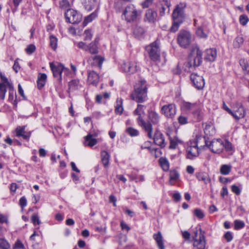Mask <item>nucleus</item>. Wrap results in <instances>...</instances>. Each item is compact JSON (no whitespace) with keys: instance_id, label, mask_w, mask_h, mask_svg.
Here are the masks:
<instances>
[{"instance_id":"1","label":"nucleus","mask_w":249,"mask_h":249,"mask_svg":"<svg viewBox=\"0 0 249 249\" xmlns=\"http://www.w3.org/2000/svg\"><path fill=\"white\" fill-rule=\"evenodd\" d=\"M186 7V3L184 2H180L176 6L172 15L173 23L170 29L171 32L175 33L177 31L180 25L184 21L185 18L184 10Z\"/></svg>"},{"instance_id":"2","label":"nucleus","mask_w":249,"mask_h":249,"mask_svg":"<svg viewBox=\"0 0 249 249\" xmlns=\"http://www.w3.org/2000/svg\"><path fill=\"white\" fill-rule=\"evenodd\" d=\"M147 92L146 81L142 80L135 86L134 91L131 94V97L138 103H142L147 99Z\"/></svg>"},{"instance_id":"3","label":"nucleus","mask_w":249,"mask_h":249,"mask_svg":"<svg viewBox=\"0 0 249 249\" xmlns=\"http://www.w3.org/2000/svg\"><path fill=\"white\" fill-rule=\"evenodd\" d=\"M202 52L197 45L193 46L188 57V65L190 68L199 66L202 62Z\"/></svg>"},{"instance_id":"4","label":"nucleus","mask_w":249,"mask_h":249,"mask_svg":"<svg viewBox=\"0 0 249 249\" xmlns=\"http://www.w3.org/2000/svg\"><path fill=\"white\" fill-rule=\"evenodd\" d=\"M199 233L197 231H196L193 236V247L196 249H205L206 244L204 235L205 231H202L200 228L199 229Z\"/></svg>"},{"instance_id":"5","label":"nucleus","mask_w":249,"mask_h":249,"mask_svg":"<svg viewBox=\"0 0 249 249\" xmlns=\"http://www.w3.org/2000/svg\"><path fill=\"white\" fill-rule=\"evenodd\" d=\"M150 59L154 62L159 61L160 58V49L157 40L145 47Z\"/></svg>"},{"instance_id":"6","label":"nucleus","mask_w":249,"mask_h":249,"mask_svg":"<svg viewBox=\"0 0 249 249\" xmlns=\"http://www.w3.org/2000/svg\"><path fill=\"white\" fill-rule=\"evenodd\" d=\"M139 16L138 10L133 4L127 5L124 10L122 17H124L127 22H132L136 21Z\"/></svg>"},{"instance_id":"7","label":"nucleus","mask_w":249,"mask_h":249,"mask_svg":"<svg viewBox=\"0 0 249 249\" xmlns=\"http://www.w3.org/2000/svg\"><path fill=\"white\" fill-rule=\"evenodd\" d=\"M191 40L192 35L188 31L181 30L178 33L177 41L181 47L187 48L190 44Z\"/></svg>"},{"instance_id":"8","label":"nucleus","mask_w":249,"mask_h":249,"mask_svg":"<svg viewBox=\"0 0 249 249\" xmlns=\"http://www.w3.org/2000/svg\"><path fill=\"white\" fill-rule=\"evenodd\" d=\"M66 20L71 24L79 23L82 18V15L72 9H68L65 13Z\"/></svg>"},{"instance_id":"9","label":"nucleus","mask_w":249,"mask_h":249,"mask_svg":"<svg viewBox=\"0 0 249 249\" xmlns=\"http://www.w3.org/2000/svg\"><path fill=\"white\" fill-rule=\"evenodd\" d=\"M197 145V139L190 141V144L186 148L187 159L193 160L198 156L199 152Z\"/></svg>"},{"instance_id":"10","label":"nucleus","mask_w":249,"mask_h":249,"mask_svg":"<svg viewBox=\"0 0 249 249\" xmlns=\"http://www.w3.org/2000/svg\"><path fill=\"white\" fill-rule=\"evenodd\" d=\"M190 80L193 86L196 89H202L205 85L204 79L202 76L193 73L190 75Z\"/></svg>"},{"instance_id":"11","label":"nucleus","mask_w":249,"mask_h":249,"mask_svg":"<svg viewBox=\"0 0 249 249\" xmlns=\"http://www.w3.org/2000/svg\"><path fill=\"white\" fill-rule=\"evenodd\" d=\"M182 107L184 110L189 111L194 115H197L199 112V107L197 103L184 102Z\"/></svg>"},{"instance_id":"12","label":"nucleus","mask_w":249,"mask_h":249,"mask_svg":"<svg viewBox=\"0 0 249 249\" xmlns=\"http://www.w3.org/2000/svg\"><path fill=\"white\" fill-rule=\"evenodd\" d=\"M121 70L123 72L131 74L137 71V65L132 62H124L121 65Z\"/></svg>"},{"instance_id":"13","label":"nucleus","mask_w":249,"mask_h":249,"mask_svg":"<svg viewBox=\"0 0 249 249\" xmlns=\"http://www.w3.org/2000/svg\"><path fill=\"white\" fill-rule=\"evenodd\" d=\"M161 111L167 118H172L176 114V106L173 104L164 105L162 107Z\"/></svg>"},{"instance_id":"14","label":"nucleus","mask_w":249,"mask_h":249,"mask_svg":"<svg viewBox=\"0 0 249 249\" xmlns=\"http://www.w3.org/2000/svg\"><path fill=\"white\" fill-rule=\"evenodd\" d=\"M139 116L137 121L139 125L142 127L144 130L147 132V136L149 139L152 138V125L150 122H146L142 120V115H138Z\"/></svg>"},{"instance_id":"15","label":"nucleus","mask_w":249,"mask_h":249,"mask_svg":"<svg viewBox=\"0 0 249 249\" xmlns=\"http://www.w3.org/2000/svg\"><path fill=\"white\" fill-rule=\"evenodd\" d=\"M50 66L53 73L54 77L57 78L58 81H61L62 79L61 74L62 71L65 69L64 66L61 64L55 65L53 63H50Z\"/></svg>"},{"instance_id":"16","label":"nucleus","mask_w":249,"mask_h":249,"mask_svg":"<svg viewBox=\"0 0 249 249\" xmlns=\"http://www.w3.org/2000/svg\"><path fill=\"white\" fill-rule=\"evenodd\" d=\"M212 152L214 153H220L224 148L223 142L220 139L213 141L209 145Z\"/></svg>"},{"instance_id":"17","label":"nucleus","mask_w":249,"mask_h":249,"mask_svg":"<svg viewBox=\"0 0 249 249\" xmlns=\"http://www.w3.org/2000/svg\"><path fill=\"white\" fill-rule=\"evenodd\" d=\"M231 115L236 120H239L244 118L245 115V111L243 106L239 104H237L235 109L233 111H232Z\"/></svg>"},{"instance_id":"18","label":"nucleus","mask_w":249,"mask_h":249,"mask_svg":"<svg viewBox=\"0 0 249 249\" xmlns=\"http://www.w3.org/2000/svg\"><path fill=\"white\" fill-rule=\"evenodd\" d=\"M104 58L101 55H95L89 57L88 62L91 66H97L99 69H101Z\"/></svg>"},{"instance_id":"19","label":"nucleus","mask_w":249,"mask_h":249,"mask_svg":"<svg viewBox=\"0 0 249 249\" xmlns=\"http://www.w3.org/2000/svg\"><path fill=\"white\" fill-rule=\"evenodd\" d=\"M25 127L26 125L17 127L16 129V136L21 137L24 140H29L31 137V132H26L25 130Z\"/></svg>"},{"instance_id":"20","label":"nucleus","mask_w":249,"mask_h":249,"mask_svg":"<svg viewBox=\"0 0 249 249\" xmlns=\"http://www.w3.org/2000/svg\"><path fill=\"white\" fill-rule=\"evenodd\" d=\"M151 139L154 140V142L156 144L160 146L161 147H165V144L163 135L160 132L157 130L155 133L154 137H152Z\"/></svg>"},{"instance_id":"21","label":"nucleus","mask_w":249,"mask_h":249,"mask_svg":"<svg viewBox=\"0 0 249 249\" xmlns=\"http://www.w3.org/2000/svg\"><path fill=\"white\" fill-rule=\"evenodd\" d=\"M157 17V14L154 10L149 9L147 10L145 14L144 20L149 23H154Z\"/></svg>"},{"instance_id":"22","label":"nucleus","mask_w":249,"mask_h":249,"mask_svg":"<svg viewBox=\"0 0 249 249\" xmlns=\"http://www.w3.org/2000/svg\"><path fill=\"white\" fill-rule=\"evenodd\" d=\"M217 56V52L215 49H207L205 52V59L210 62H213Z\"/></svg>"},{"instance_id":"23","label":"nucleus","mask_w":249,"mask_h":249,"mask_svg":"<svg viewBox=\"0 0 249 249\" xmlns=\"http://www.w3.org/2000/svg\"><path fill=\"white\" fill-rule=\"evenodd\" d=\"M99 80V76L95 71H89L88 74V81L89 84L96 85Z\"/></svg>"},{"instance_id":"24","label":"nucleus","mask_w":249,"mask_h":249,"mask_svg":"<svg viewBox=\"0 0 249 249\" xmlns=\"http://www.w3.org/2000/svg\"><path fill=\"white\" fill-rule=\"evenodd\" d=\"M69 92H73L76 90H78L82 87L78 79H73L70 81L68 84Z\"/></svg>"},{"instance_id":"25","label":"nucleus","mask_w":249,"mask_h":249,"mask_svg":"<svg viewBox=\"0 0 249 249\" xmlns=\"http://www.w3.org/2000/svg\"><path fill=\"white\" fill-rule=\"evenodd\" d=\"M153 238L156 241L159 249H165L163 237L160 232L159 231L157 233L154 234Z\"/></svg>"},{"instance_id":"26","label":"nucleus","mask_w":249,"mask_h":249,"mask_svg":"<svg viewBox=\"0 0 249 249\" xmlns=\"http://www.w3.org/2000/svg\"><path fill=\"white\" fill-rule=\"evenodd\" d=\"M97 4V0H83V4L87 11L92 10Z\"/></svg>"},{"instance_id":"27","label":"nucleus","mask_w":249,"mask_h":249,"mask_svg":"<svg viewBox=\"0 0 249 249\" xmlns=\"http://www.w3.org/2000/svg\"><path fill=\"white\" fill-rule=\"evenodd\" d=\"M171 4L170 1L169 0H163L162 3V8L160 11V15L161 16H163L166 11L169 13L170 12V7Z\"/></svg>"},{"instance_id":"28","label":"nucleus","mask_w":249,"mask_h":249,"mask_svg":"<svg viewBox=\"0 0 249 249\" xmlns=\"http://www.w3.org/2000/svg\"><path fill=\"white\" fill-rule=\"evenodd\" d=\"M85 144L89 147H92L97 143V140L93 138L92 135L90 134L85 137Z\"/></svg>"},{"instance_id":"29","label":"nucleus","mask_w":249,"mask_h":249,"mask_svg":"<svg viewBox=\"0 0 249 249\" xmlns=\"http://www.w3.org/2000/svg\"><path fill=\"white\" fill-rule=\"evenodd\" d=\"M148 119L153 124H157L159 122L160 116L156 112L151 111L149 112Z\"/></svg>"},{"instance_id":"30","label":"nucleus","mask_w":249,"mask_h":249,"mask_svg":"<svg viewBox=\"0 0 249 249\" xmlns=\"http://www.w3.org/2000/svg\"><path fill=\"white\" fill-rule=\"evenodd\" d=\"M196 177L198 180L202 181L205 184H207L208 182L210 181L208 174L205 172L196 173Z\"/></svg>"},{"instance_id":"31","label":"nucleus","mask_w":249,"mask_h":249,"mask_svg":"<svg viewBox=\"0 0 249 249\" xmlns=\"http://www.w3.org/2000/svg\"><path fill=\"white\" fill-rule=\"evenodd\" d=\"M179 177V174L178 172L175 170H171L170 172V185H173L176 182Z\"/></svg>"},{"instance_id":"32","label":"nucleus","mask_w":249,"mask_h":249,"mask_svg":"<svg viewBox=\"0 0 249 249\" xmlns=\"http://www.w3.org/2000/svg\"><path fill=\"white\" fill-rule=\"evenodd\" d=\"M46 79L47 75L45 73H41L38 77L37 85L39 89H42L45 86Z\"/></svg>"},{"instance_id":"33","label":"nucleus","mask_w":249,"mask_h":249,"mask_svg":"<svg viewBox=\"0 0 249 249\" xmlns=\"http://www.w3.org/2000/svg\"><path fill=\"white\" fill-rule=\"evenodd\" d=\"M101 160L104 166L106 167L109 164L110 155L106 151H103L101 153Z\"/></svg>"},{"instance_id":"34","label":"nucleus","mask_w":249,"mask_h":249,"mask_svg":"<svg viewBox=\"0 0 249 249\" xmlns=\"http://www.w3.org/2000/svg\"><path fill=\"white\" fill-rule=\"evenodd\" d=\"M124 109L123 107V99L118 98L116 100L115 112L116 114L121 115L123 113Z\"/></svg>"},{"instance_id":"35","label":"nucleus","mask_w":249,"mask_h":249,"mask_svg":"<svg viewBox=\"0 0 249 249\" xmlns=\"http://www.w3.org/2000/svg\"><path fill=\"white\" fill-rule=\"evenodd\" d=\"M88 50L91 54H97L99 52L98 45L95 42H91L88 45Z\"/></svg>"},{"instance_id":"36","label":"nucleus","mask_w":249,"mask_h":249,"mask_svg":"<svg viewBox=\"0 0 249 249\" xmlns=\"http://www.w3.org/2000/svg\"><path fill=\"white\" fill-rule=\"evenodd\" d=\"M159 163L164 171H167L169 168V164L168 160L164 158L161 157L159 160Z\"/></svg>"},{"instance_id":"37","label":"nucleus","mask_w":249,"mask_h":249,"mask_svg":"<svg viewBox=\"0 0 249 249\" xmlns=\"http://www.w3.org/2000/svg\"><path fill=\"white\" fill-rule=\"evenodd\" d=\"M231 168H232V167L231 165H228V164L222 165L220 167V173L223 175H228L230 173V172L231 170Z\"/></svg>"},{"instance_id":"38","label":"nucleus","mask_w":249,"mask_h":249,"mask_svg":"<svg viewBox=\"0 0 249 249\" xmlns=\"http://www.w3.org/2000/svg\"><path fill=\"white\" fill-rule=\"evenodd\" d=\"M97 13L94 12L91 13L89 16L86 17L85 18L83 22V25L86 26L88 23L91 22L94 19H95L97 17Z\"/></svg>"},{"instance_id":"39","label":"nucleus","mask_w":249,"mask_h":249,"mask_svg":"<svg viewBox=\"0 0 249 249\" xmlns=\"http://www.w3.org/2000/svg\"><path fill=\"white\" fill-rule=\"evenodd\" d=\"M239 64L243 71L249 73V64L247 60L243 58L240 59L239 60Z\"/></svg>"},{"instance_id":"40","label":"nucleus","mask_w":249,"mask_h":249,"mask_svg":"<svg viewBox=\"0 0 249 249\" xmlns=\"http://www.w3.org/2000/svg\"><path fill=\"white\" fill-rule=\"evenodd\" d=\"M145 108L146 107L144 105L139 104L137 108L134 111L133 114L134 115L144 114Z\"/></svg>"},{"instance_id":"41","label":"nucleus","mask_w":249,"mask_h":249,"mask_svg":"<svg viewBox=\"0 0 249 249\" xmlns=\"http://www.w3.org/2000/svg\"><path fill=\"white\" fill-rule=\"evenodd\" d=\"M50 45L51 47L53 50H55L57 47V38L53 35L50 36Z\"/></svg>"},{"instance_id":"42","label":"nucleus","mask_w":249,"mask_h":249,"mask_svg":"<svg viewBox=\"0 0 249 249\" xmlns=\"http://www.w3.org/2000/svg\"><path fill=\"white\" fill-rule=\"evenodd\" d=\"M244 42L243 37L242 36H237L233 41V45L235 48H239Z\"/></svg>"},{"instance_id":"43","label":"nucleus","mask_w":249,"mask_h":249,"mask_svg":"<svg viewBox=\"0 0 249 249\" xmlns=\"http://www.w3.org/2000/svg\"><path fill=\"white\" fill-rule=\"evenodd\" d=\"M7 89L9 91L8 100L9 101H13L14 100V96H15L16 97V93L14 90L13 85L7 87Z\"/></svg>"},{"instance_id":"44","label":"nucleus","mask_w":249,"mask_h":249,"mask_svg":"<svg viewBox=\"0 0 249 249\" xmlns=\"http://www.w3.org/2000/svg\"><path fill=\"white\" fill-rule=\"evenodd\" d=\"M126 132L131 137L137 136L139 134L138 130L131 127L127 128L126 129Z\"/></svg>"},{"instance_id":"45","label":"nucleus","mask_w":249,"mask_h":249,"mask_svg":"<svg viewBox=\"0 0 249 249\" xmlns=\"http://www.w3.org/2000/svg\"><path fill=\"white\" fill-rule=\"evenodd\" d=\"M7 89V86H4L3 84H0V99L2 100L5 99Z\"/></svg>"},{"instance_id":"46","label":"nucleus","mask_w":249,"mask_h":249,"mask_svg":"<svg viewBox=\"0 0 249 249\" xmlns=\"http://www.w3.org/2000/svg\"><path fill=\"white\" fill-rule=\"evenodd\" d=\"M234 229L236 230H239L240 229H241L243 228L245 226L244 222L239 220H235L234 221Z\"/></svg>"},{"instance_id":"47","label":"nucleus","mask_w":249,"mask_h":249,"mask_svg":"<svg viewBox=\"0 0 249 249\" xmlns=\"http://www.w3.org/2000/svg\"><path fill=\"white\" fill-rule=\"evenodd\" d=\"M10 245L8 242L3 238H0V249H9Z\"/></svg>"},{"instance_id":"48","label":"nucleus","mask_w":249,"mask_h":249,"mask_svg":"<svg viewBox=\"0 0 249 249\" xmlns=\"http://www.w3.org/2000/svg\"><path fill=\"white\" fill-rule=\"evenodd\" d=\"M70 6L68 0H62L59 2V8L65 10Z\"/></svg>"},{"instance_id":"49","label":"nucleus","mask_w":249,"mask_h":249,"mask_svg":"<svg viewBox=\"0 0 249 249\" xmlns=\"http://www.w3.org/2000/svg\"><path fill=\"white\" fill-rule=\"evenodd\" d=\"M0 80L1 82H0V84H3L4 86H6L7 87H10V86H12V84H11L8 80V79L4 75H0Z\"/></svg>"},{"instance_id":"50","label":"nucleus","mask_w":249,"mask_h":249,"mask_svg":"<svg viewBox=\"0 0 249 249\" xmlns=\"http://www.w3.org/2000/svg\"><path fill=\"white\" fill-rule=\"evenodd\" d=\"M249 18L246 15H242L239 17V21L241 25L245 26L249 21Z\"/></svg>"},{"instance_id":"51","label":"nucleus","mask_w":249,"mask_h":249,"mask_svg":"<svg viewBox=\"0 0 249 249\" xmlns=\"http://www.w3.org/2000/svg\"><path fill=\"white\" fill-rule=\"evenodd\" d=\"M196 34L198 36L201 38H206L207 37V34L204 32L201 27H198L196 31Z\"/></svg>"},{"instance_id":"52","label":"nucleus","mask_w":249,"mask_h":249,"mask_svg":"<svg viewBox=\"0 0 249 249\" xmlns=\"http://www.w3.org/2000/svg\"><path fill=\"white\" fill-rule=\"evenodd\" d=\"M194 214L199 219H202L204 217L202 211L199 209H196L194 211Z\"/></svg>"},{"instance_id":"53","label":"nucleus","mask_w":249,"mask_h":249,"mask_svg":"<svg viewBox=\"0 0 249 249\" xmlns=\"http://www.w3.org/2000/svg\"><path fill=\"white\" fill-rule=\"evenodd\" d=\"M85 40H90L92 37V34L89 29L86 30L84 31Z\"/></svg>"},{"instance_id":"54","label":"nucleus","mask_w":249,"mask_h":249,"mask_svg":"<svg viewBox=\"0 0 249 249\" xmlns=\"http://www.w3.org/2000/svg\"><path fill=\"white\" fill-rule=\"evenodd\" d=\"M35 50H36V47L33 44L29 45V46H28V47L26 49V52L29 54H32L33 53H34L35 52Z\"/></svg>"},{"instance_id":"55","label":"nucleus","mask_w":249,"mask_h":249,"mask_svg":"<svg viewBox=\"0 0 249 249\" xmlns=\"http://www.w3.org/2000/svg\"><path fill=\"white\" fill-rule=\"evenodd\" d=\"M31 220L34 225H39L41 223V222L39 219L38 216L36 214L33 215L32 216Z\"/></svg>"},{"instance_id":"56","label":"nucleus","mask_w":249,"mask_h":249,"mask_svg":"<svg viewBox=\"0 0 249 249\" xmlns=\"http://www.w3.org/2000/svg\"><path fill=\"white\" fill-rule=\"evenodd\" d=\"M231 189L232 192L235 193L236 195H239L241 193V190L236 185H233L231 186Z\"/></svg>"},{"instance_id":"57","label":"nucleus","mask_w":249,"mask_h":249,"mask_svg":"<svg viewBox=\"0 0 249 249\" xmlns=\"http://www.w3.org/2000/svg\"><path fill=\"white\" fill-rule=\"evenodd\" d=\"M19 204L22 208H23L27 205V199L25 196H22L20 198Z\"/></svg>"},{"instance_id":"58","label":"nucleus","mask_w":249,"mask_h":249,"mask_svg":"<svg viewBox=\"0 0 249 249\" xmlns=\"http://www.w3.org/2000/svg\"><path fill=\"white\" fill-rule=\"evenodd\" d=\"M178 121L180 124H185L187 123L188 119L185 116H180L178 118Z\"/></svg>"},{"instance_id":"59","label":"nucleus","mask_w":249,"mask_h":249,"mask_svg":"<svg viewBox=\"0 0 249 249\" xmlns=\"http://www.w3.org/2000/svg\"><path fill=\"white\" fill-rule=\"evenodd\" d=\"M224 147L227 151H230L232 150V144L228 141H226L225 143H223Z\"/></svg>"},{"instance_id":"60","label":"nucleus","mask_w":249,"mask_h":249,"mask_svg":"<svg viewBox=\"0 0 249 249\" xmlns=\"http://www.w3.org/2000/svg\"><path fill=\"white\" fill-rule=\"evenodd\" d=\"M224 238H225L227 242H229L232 240L233 236L231 233L230 231H227L224 234Z\"/></svg>"},{"instance_id":"61","label":"nucleus","mask_w":249,"mask_h":249,"mask_svg":"<svg viewBox=\"0 0 249 249\" xmlns=\"http://www.w3.org/2000/svg\"><path fill=\"white\" fill-rule=\"evenodd\" d=\"M77 46L79 48L81 49L84 51H88V46L83 42H79L77 43Z\"/></svg>"},{"instance_id":"62","label":"nucleus","mask_w":249,"mask_h":249,"mask_svg":"<svg viewBox=\"0 0 249 249\" xmlns=\"http://www.w3.org/2000/svg\"><path fill=\"white\" fill-rule=\"evenodd\" d=\"M153 0H145L141 5L143 8L148 7L153 2Z\"/></svg>"},{"instance_id":"63","label":"nucleus","mask_w":249,"mask_h":249,"mask_svg":"<svg viewBox=\"0 0 249 249\" xmlns=\"http://www.w3.org/2000/svg\"><path fill=\"white\" fill-rule=\"evenodd\" d=\"M18 59H17L14 62V64L13 66V70L16 72H18L20 69V66L18 62Z\"/></svg>"},{"instance_id":"64","label":"nucleus","mask_w":249,"mask_h":249,"mask_svg":"<svg viewBox=\"0 0 249 249\" xmlns=\"http://www.w3.org/2000/svg\"><path fill=\"white\" fill-rule=\"evenodd\" d=\"M14 249H23L24 248V245L20 241L18 240L15 244L14 246Z\"/></svg>"}]
</instances>
